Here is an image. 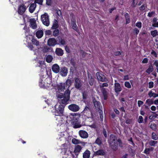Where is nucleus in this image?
I'll use <instances>...</instances> for the list:
<instances>
[{"label":"nucleus","mask_w":158,"mask_h":158,"mask_svg":"<svg viewBox=\"0 0 158 158\" xmlns=\"http://www.w3.org/2000/svg\"><path fill=\"white\" fill-rule=\"evenodd\" d=\"M70 92L68 89L64 93V97L63 99L59 100V103H57L55 106V111L54 114L58 116L60 118V116L63 114L64 110V106L61 104H66L70 98Z\"/></svg>","instance_id":"1"},{"label":"nucleus","mask_w":158,"mask_h":158,"mask_svg":"<svg viewBox=\"0 0 158 158\" xmlns=\"http://www.w3.org/2000/svg\"><path fill=\"white\" fill-rule=\"evenodd\" d=\"M42 71L43 72L41 74L40 79L39 81V85L40 87L48 89L51 87L52 84V83L51 79L48 77L46 71L44 69Z\"/></svg>","instance_id":"2"},{"label":"nucleus","mask_w":158,"mask_h":158,"mask_svg":"<svg viewBox=\"0 0 158 158\" xmlns=\"http://www.w3.org/2000/svg\"><path fill=\"white\" fill-rule=\"evenodd\" d=\"M109 142L111 147L114 150H115L117 149L118 143L119 145L121 146V140L119 139L117 140L116 137L113 134L111 135H110Z\"/></svg>","instance_id":"3"},{"label":"nucleus","mask_w":158,"mask_h":158,"mask_svg":"<svg viewBox=\"0 0 158 158\" xmlns=\"http://www.w3.org/2000/svg\"><path fill=\"white\" fill-rule=\"evenodd\" d=\"M71 139L72 136L66 131L60 133L57 138V139L59 141H67L68 142L70 141Z\"/></svg>","instance_id":"4"},{"label":"nucleus","mask_w":158,"mask_h":158,"mask_svg":"<svg viewBox=\"0 0 158 158\" xmlns=\"http://www.w3.org/2000/svg\"><path fill=\"white\" fill-rule=\"evenodd\" d=\"M27 41L28 43V47L31 50H34L33 47L31 44L30 43V41H31L35 45L38 46L39 45V42L37 40L32 39L33 37L32 35H29L26 36Z\"/></svg>","instance_id":"5"},{"label":"nucleus","mask_w":158,"mask_h":158,"mask_svg":"<svg viewBox=\"0 0 158 158\" xmlns=\"http://www.w3.org/2000/svg\"><path fill=\"white\" fill-rule=\"evenodd\" d=\"M75 115H71L70 116L71 118L72 119L73 127L74 128H78L81 127V125L78 122V117L80 116V114L76 115L77 114H74Z\"/></svg>","instance_id":"6"},{"label":"nucleus","mask_w":158,"mask_h":158,"mask_svg":"<svg viewBox=\"0 0 158 158\" xmlns=\"http://www.w3.org/2000/svg\"><path fill=\"white\" fill-rule=\"evenodd\" d=\"M41 19L43 23L45 25L48 26L50 24L49 16L46 13H45L41 16Z\"/></svg>","instance_id":"7"},{"label":"nucleus","mask_w":158,"mask_h":158,"mask_svg":"<svg viewBox=\"0 0 158 158\" xmlns=\"http://www.w3.org/2000/svg\"><path fill=\"white\" fill-rule=\"evenodd\" d=\"M65 84L64 83H59L55 86V89L59 92H63L65 89Z\"/></svg>","instance_id":"8"},{"label":"nucleus","mask_w":158,"mask_h":158,"mask_svg":"<svg viewBox=\"0 0 158 158\" xmlns=\"http://www.w3.org/2000/svg\"><path fill=\"white\" fill-rule=\"evenodd\" d=\"M68 108L70 110L74 112L78 111L80 109L78 106L74 104H72L69 105Z\"/></svg>","instance_id":"9"},{"label":"nucleus","mask_w":158,"mask_h":158,"mask_svg":"<svg viewBox=\"0 0 158 158\" xmlns=\"http://www.w3.org/2000/svg\"><path fill=\"white\" fill-rule=\"evenodd\" d=\"M82 84V81L78 78H76L75 79L74 86L77 89H80Z\"/></svg>","instance_id":"10"},{"label":"nucleus","mask_w":158,"mask_h":158,"mask_svg":"<svg viewBox=\"0 0 158 158\" xmlns=\"http://www.w3.org/2000/svg\"><path fill=\"white\" fill-rule=\"evenodd\" d=\"M26 8L23 5H21L19 7L18 12L20 15H22L25 11Z\"/></svg>","instance_id":"11"},{"label":"nucleus","mask_w":158,"mask_h":158,"mask_svg":"<svg viewBox=\"0 0 158 158\" xmlns=\"http://www.w3.org/2000/svg\"><path fill=\"white\" fill-rule=\"evenodd\" d=\"M96 75L97 78L99 81L102 82L105 81H106V79L102 74L99 73H96Z\"/></svg>","instance_id":"12"},{"label":"nucleus","mask_w":158,"mask_h":158,"mask_svg":"<svg viewBox=\"0 0 158 158\" xmlns=\"http://www.w3.org/2000/svg\"><path fill=\"white\" fill-rule=\"evenodd\" d=\"M48 45L54 46L57 44L56 41L54 38H50L48 40Z\"/></svg>","instance_id":"13"},{"label":"nucleus","mask_w":158,"mask_h":158,"mask_svg":"<svg viewBox=\"0 0 158 158\" xmlns=\"http://www.w3.org/2000/svg\"><path fill=\"white\" fill-rule=\"evenodd\" d=\"M79 134L81 137L83 138H87L88 136V133L85 131L81 130L79 131Z\"/></svg>","instance_id":"14"},{"label":"nucleus","mask_w":158,"mask_h":158,"mask_svg":"<svg viewBox=\"0 0 158 158\" xmlns=\"http://www.w3.org/2000/svg\"><path fill=\"white\" fill-rule=\"evenodd\" d=\"M36 61L40 65L39 66L40 67H44V59L41 57H40L39 58H38V57H37Z\"/></svg>","instance_id":"15"},{"label":"nucleus","mask_w":158,"mask_h":158,"mask_svg":"<svg viewBox=\"0 0 158 158\" xmlns=\"http://www.w3.org/2000/svg\"><path fill=\"white\" fill-rule=\"evenodd\" d=\"M68 73V70L65 67H62L60 70V73L63 76H66Z\"/></svg>","instance_id":"16"},{"label":"nucleus","mask_w":158,"mask_h":158,"mask_svg":"<svg viewBox=\"0 0 158 158\" xmlns=\"http://www.w3.org/2000/svg\"><path fill=\"white\" fill-rule=\"evenodd\" d=\"M36 6V4L34 2L31 4L29 8V10L31 13H32L35 10Z\"/></svg>","instance_id":"17"},{"label":"nucleus","mask_w":158,"mask_h":158,"mask_svg":"<svg viewBox=\"0 0 158 158\" xmlns=\"http://www.w3.org/2000/svg\"><path fill=\"white\" fill-rule=\"evenodd\" d=\"M72 142L73 144H81L83 146H84L85 145V143L81 142L80 140L76 138L73 139L72 140Z\"/></svg>","instance_id":"18"},{"label":"nucleus","mask_w":158,"mask_h":158,"mask_svg":"<svg viewBox=\"0 0 158 158\" xmlns=\"http://www.w3.org/2000/svg\"><path fill=\"white\" fill-rule=\"evenodd\" d=\"M114 89L115 92L118 93L121 90V88L120 84L118 83H114Z\"/></svg>","instance_id":"19"},{"label":"nucleus","mask_w":158,"mask_h":158,"mask_svg":"<svg viewBox=\"0 0 158 158\" xmlns=\"http://www.w3.org/2000/svg\"><path fill=\"white\" fill-rule=\"evenodd\" d=\"M52 69L53 72L56 73H57L60 71V67L57 64H54L52 68Z\"/></svg>","instance_id":"20"},{"label":"nucleus","mask_w":158,"mask_h":158,"mask_svg":"<svg viewBox=\"0 0 158 158\" xmlns=\"http://www.w3.org/2000/svg\"><path fill=\"white\" fill-rule=\"evenodd\" d=\"M30 23L31 27L33 29L37 28V25L34 19H32L30 20Z\"/></svg>","instance_id":"21"},{"label":"nucleus","mask_w":158,"mask_h":158,"mask_svg":"<svg viewBox=\"0 0 158 158\" xmlns=\"http://www.w3.org/2000/svg\"><path fill=\"white\" fill-rule=\"evenodd\" d=\"M55 53L58 56H62L64 54L63 51L60 48H57L56 49Z\"/></svg>","instance_id":"22"},{"label":"nucleus","mask_w":158,"mask_h":158,"mask_svg":"<svg viewBox=\"0 0 158 158\" xmlns=\"http://www.w3.org/2000/svg\"><path fill=\"white\" fill-rule=\"evenodd\" d=\"M69 146V142L63 144L61 147L62 150H64V151H66L68 148Z\"/></svg>","instance_id":"23"},{"label":"nucleus","mask_w":158,"mask_h":158,"mask_svg":"<svg viewBox=\"0 0 158 158\" xmlns=\"http://www.w3.org/2000/svg\"><path fill=\"white\" fill-rule=\"evenodd\" d=\"M43 34V31L42 30H39L36 33V36L38 38H40L42 37Z\"/></svg>","instance_id":"24"},{"label":"nucleus","mask_w":158,"mask_h":158,"mask_svg":"<svg viewBox=\"0 0 158 158\" xmlns=\"http://www.w3.org/2000/svg\"><path fill=\"white\" fill-rule=\"evenodd\" d=\"M105 154V152L102 149L99 150L95 153V154L96 155L103 156Z\"/></svg>","instance_id":"25"},{"label":"nucleus","mask_w":158,"mask_h":158,"mask_svg":"<svg viewBox=\"0 0 158 158\" xmlns=\"http://www.w3.org/2000/svg\"><path fill=\"white\" fill-rule=\"evenodd\" d=\"M90 154V151L88 150H86L83 154V158H89Z\"/></svg>","instance_id":"26"},{"label":"nucleus","mask_w":158,"mask_h":158,"mask_svg":"<svg viewBox=\"0 0 158 158\" xmlns=\"http://www.w3.org/2000/svg\"><path fill=\"white\" fill-rule=\"evenodd\" d=\"M72 24V25L73 28L75 31L78 30V28L75 23V20L73 19L71 20Z\"/></svg>","instance_id":"27"},{"label":"nucleus","mask_w":158,"mask_h":158,"mask_svg":"<svg viewBox=\"0 0 158 158\" xmlns=\"http://www.w3.org/2000/svg\"><path fill=\"white\" fill-rule=\"evenodd\" d=\"M81 149V147L79 145H77L75 146L74 152L76 153H78L80 152Z\"/></svg>","instance_id":"28"},{"label":"nucleus","mask_w":158,"mask_h":158,"mask_svg":"<svg viewBox=\"0 0 158 158\" xmlns=\"http://www.w3.org/2000/svg\"><path fill=\"white\" fill-rule=\"evenodd\" d=\"M58 41L60 44L64 45L66 44V42L64 39H62L60 37H58Z\"/></svg>","instance_id":"29"},{"label":"nucleus","mask_w":158,"mask_h":158,"mask_svg":"<svg viewBox=\"0 0 158 158\" xmlns=\"http://www.w3.org/2000/svg\"><path fill=\"white\" fill-rule=\"evenodd\" d=\"M94 103L96 108L100 109V106L101 105L100 103L98 101L94 100Z\"/></svg>","instance_id":"30"},{"label":"nucleus","mask_w":158,"mask_h":158,"mask_svg":"<svg viewBox=\"0 0 158 158\" xmlns=\"http://www.w3.org/2000/svg\"><path fill=\"white\" fill-rule=\"evenodd\" d=\"M57 23V21L56 19L54 20L52 27L53 29H55L58 27Z\"/></svg>","instance_id":"31"},{"label":"nucleus","mask_w":158,"mask_h":158,"mask_svg":"<svg viewBox=\"0 0 158 158\" xmlns=\"http://www.w3.org/2000/svg\"><path fill=\"white\" fill-rule=\"evenodd\" d=\"M58 120V124L59 125L62 124L63 123H64L65 121L62 118H61L60 116V118H59L58 116L57 118V119Z\"/></svg>","instance_id":"32"},{"label":"nucleus","mask_w":158,"mask_h":158,"mask_svg":"<svg viewBox=\"0 0 158 158\" xmlns=\"http://www.w3.org/2000/svg\"><path fill=\"white\" fill-rule=\"evenodd\" d=\"M72 84V81L71 79H68L66 81V87L69 88Z\"/></svg>","instance_id":"33"},{"label":"nucleus","mask_w":158,"mask_h":158,"mask_svg":"<svg viewBox=\"0 0 158 158\" xmlns=\"http://www.w3.org/2000/svg\"><path fill=\"white\" fill-rule=\"evenodd\" d=\"M102 92L103 94V95L104 96V99L106 100L107 98V91L105 89V88L103 89L102 90Z\"/></svg>","instance_id":"34"},{"label":"nucleus","mask_w":158,"mask_h":158,"mask_svg":"<svg viewBox=\"0 0 158 158\" xmlns=\"http://www.w3.org/2000/svg\"><path fill=\"white\" fill-rule=\"evenodd\" d=\"M53 59L52 57V56L49 55L46 57V61L48 63H50Z\"/></svg>","instance_id":"35"},{"label":"nucleus","mask_w":158,"mask_h":158,"mask_svg":"<svg viewBox=\"0 0 158 158\" xmlns=\"http://www.w3.org/2000/svg\"><path fill=\"white\" fill-rule=\"evenodd\" d=\"M148 95L150 97H153L154 98L158 97V94H156L155 93H152V92H150L148 94Z\"/></svg>","instance_id":"36"},{"label":"nucleus","mask_w":158,"mask_h":158,"mask_svg":"<svg viewBox=\"0 0 158 158\" xmlns=\"http://www.w3.org/2000/svg\"><path fill=\"white\" fill-rule=\"evenodd\" d=\"M152 35L153 37H155L158 35V32L156 30L152 31L151 32Z\"/></svg>","instance_id":"37"},{"label":"nucleus","mask_w":158,"mask_h":158,"mask_svg":"<svg viewBox=\"0 0 158 158\" xmlns=\"http://www.w3.org/2000/svg\"><path fill=\"white\" fill-rule=\"evenodd\" d=\"M153 71V68L152 66H150L146 70V72L148 74L151 73Z\"/></svg>","instance_id":"38"},{"label":"nucleus","mask_w":158,"mask_h":158,"mask_svg":"<svg viewBox=\"0 0 158 158\" xmlns=\"http://www.w3.org/2000/svg\"><path fill=\"white\" fill-rule=\"evenodd\" d=\"M95 143L99 145L102 144L101 139L100 138H98L95 141Z\"/></svg>","instance_id":"39"},{"label":"nucleus","mask_w":158,"mask_h":158,"mask_svg":"<svg viewBox=\"0 0 158 158\" xmlns=\"http://www.w3.org/2000/svg\"><path fill=\"white\" fill-rule=\"evenodd\" d=\"M157 143V141H155L153 140H151L149 141V144L151 146H154Z\"/></svg>","instance_id":"40"},{"label":"nucleus","mask_w":158,"mask_h":158,"mask_svg":"<svg viewBox=\"0 0 158 158\" xmlns=\"http://www.w3.org/2000/svg\"><path fill=\"white\" fill-rule=\"evenodd\" d=\"M125 16L126 20V23L127 24L129 23L130 22V20L128 14L126 13L125 15Z\"/></svg>","instance_id":"41"},{"label":"nucleus","mask_w":158,"mask_h":158,"mask_svg":"<svg viewBox=\"0 0 158 158\" xmlns=\"http://www.w3.org/2000/svg\"><path fill=\"white\" fill-rule=\"evenodd\" d=\"M83 101L84 102H85V99H86L87 96V93L86 92H84L82 93Z\"/></svg>","instance_id":"42"},{"label":"nucleus","mask_w":158,"mask_h":158,"mask_svg":"<svg viewBox=\"0 0 158 158\" xmlns=\"http://www.w3.org/2000/svg\"><path fill=\"white\" fill-rule=\"evenodd\" d=\"M146 102L149 105L152 104L153 103V101L150 99H147L146 101Z\"/></svg>","instance_id":"43"},{"label":"nucleus","mask_w":158,"mask_h":158,"mask_svg":"<svg viewBox=\"0 0 158 158\" xmlns=\"http://www.w3.org/2000/svg\"><path fill=\"white\" fill-rule=\"evenodd\" d=\"M125 86L126 87L128 88H131V86L130 83L128 81H126L124 84Z\"/></svg>","instance_id":"44"},{"label":"nucleus","mask_w":158,"mask_h":158,"mask_svg":"<svg viewBox=\"0 0 158 158\" xmlns=\"http://www.w3.org/2000/svg\"><path fill=\"white\" fill-rule=\"evenodd\" d=\"M152 138L155 140H157L158 139L157 135L154 132H153L152 134Z\"/></svg>","instance_id":"45"},{"label":"nucleus","mask_w":158,"mask_h":158,"mask_svg":"<svg viewBox=\"0 0 158 158\" xmlns=\"http://www.w3.org/2000/svg\"><path fill=\"white\" fill-rule=\"evenodd\" d=\"M59 34V31L58 30H55L53 32V35L55 36H56L58 35Z\"/></svg>","instance_id":"46"},{"label":"nucleus","mask_w":158,"mask_h":158,"mask_svg":"<svg viewBox=\"0 0 158 158\" xmlns=\"http://www.w3.org/2000/svg\"><path fill=\"white\" fill-rule=\"evenodd\" d=\"M57 97L58 98L61 99L63 97H64V95H63V94L61 93H60L59 94H58L57 95Z\"/></svg>","instance_id":"47"},{"label":"nucleus","mask_w":158,"mask_h":158,"mask_svg":"<svg viewBox=\"0 0 158 158\" xmlns=\"http://www.w3.org/2000/svg\"><path fill=\"white\" fill-rule=\"evenodd\" d=\"M89 111V108L87 106H86L83 110V112L84 113H87Z\"/></svg>","instance_id":"48"},{"label":"nucleus","mask_w":158,"mask_h":158,"mask_svg":"<svg viewBox=\"0 0 158 158\" xmlns=\"http://www.w3.org/2000/svg\"><path fill=\"white\" fill-rule=\"evenodd\" d=\"M23 19L25 23L28 22L29 20L28 17L26 15H24Z\"/></svg>","instance_id":"49"},{"label":"nucleus","mask_w":158,"mask_h":158,"mask_svg":"<svg viewBox=\"0 0 158 158\" xmlns=\"http://www.w3.org/2000/svg\"><path fill=\"white\" fill-rule=\"evenodd\" d=\"M43 2V0H36L34 2L37 3L40 5H42Z\"/></svg>","instance_id":"50"},{"label":"nucleus","mask_w":158,"mask_h":158,"mask_svg":"<svg viewBox=\"0 0 158 158\" xmlns=\"http://www.w3.org/2000/svg\"><path fill=\"white\" fill-rule=\"evenodd\" d=\"M135 25L137 27L139 28H141L142 27V23L141 22L137 23Z\"/></svg>","instance_id":"51"},{"label":"nucleus","mask_w":158,"mask_h":158,"mask_svg":"<svg viewBox=\"0 0 158 158\" xmlns=\"http://www.w3.org/2000/svg\"><path fill=\"white\" fill-rule=\"evenodd\" d=\"M154 64L156 66L157 72L158 73V61L155 60L154 63Z\"/></svg>","instance_id":"52"},{"label":"nucleus","mask_w":158,"mask_h":158,"mask_svg":"<svg viewBox=\"0 0 158 158\" xmlns=\"http://www.w3.org/2000/svg\"><path fill=\"white\" fill-rule=\"evenodd\" d=\"M150 150V148H146L144 151V153L147 154H149Z\"/></svg>","instance_id":"53"},{"label":"nucleus","mask_w":158,"mask_h":158,"mask_svg":"<svg viewBox=\"0 0 158 158\" xmlns=\"http://www.w3.org/2000/svg\"><path fill=\"white\" fill-rule=\"evenodd\" d=\"M143 121V118L142 116H140L139 117L138 122L139 123H141Z\"/></svg>","instance_id":"54"},{"label":"nucleus","mask_w":158,"mask_h":158,"mask_svg":"<svg viewBox=\"0 0 158 158\" xmlns=\"http://www.w3.org/2000/svg\"><path fill=\"white\" fill-rule=\"evenodd\" d=\"M154 86V83L152 81H150L149 83V88H152Z\"/></svg>","instance_id":"55"},{"label":"nucleus","mask_w":158,"mask_h":158,"mask_svg":"<svg viewBox=\"0 0 158 158\" xmlns=\"http://www.w3.org/2000/svg\"><path fill=\"white\" fill-rule=\"evenodd\" d=\"M152 26L155 27H158V22H156L152 23Z\"/></svg>","instance_id":"56"},{"label":"nucleus","mask_w":158,"mask_h":158,"mask_svg":"<svg viewBox=\"0 0 158 158\" xmlns=\"http://www.w3.org/2000/svg\"><path fill=\"white\" fill-rule=\"evenodd\" d=\"M108 85L107 83H103L102 85H100V86L101 87H107L108 86Z\"/></svg>","instance_id":"57"},{"label":"nucleus","mask_w":158,"mask_h":158,"mask_svg":"<svg viewBox=\"0 0 158 158\" xmlns=\"http://www.w3.org/2000/svg\"><path fill=\"white\" fill-rule=\"evenodd\" d=\"M155 13V12L152 11L148 13V16L149 17H151Z\"/></svg>","instance_id":"58"},{"label":"nucleus","mask_w":158,"mask_h":158,"mask_svg":"<svg viewBox=\"0 0 158 158\" xmlns=\"http://www.w3.org/2000/svg\"><path fill=\"white\" fill-rule=\"evenodd\" d=\"M143 102L142 101L139 100L138 101V104L139 107H140L141 105L143 104Z\"/></svg>","instance_id":"59"},{"label":"nucleus","mask_w":158,"mask_h":158,"mask_svg":"<svg viewBox=\"0 0 158 158\" xmlns=\"http://www.w3.org/2000/svg\"><path fill=\"white\" fill-rule=\"evenodd\" d=\"M45 34L46 35H50L52 34V32L50 30H47L45 31Z\"/></svg>","instance_id":"60"},{"label":"nucleus","mask_w":158,"mask_h":158,"mask_svg":"<svg viewBox=\"0 0 158 158\" xmlns=\"http://www.w3.org/2000/svg\"><path fill=\"white\" fill-rule=\"evenodd\" d=\"M151 54L154 55L155 57H157V54L155 52V51L154 50H152Z\"/></svg>","instance_id":"61"},{"label":"nucleus","mask_w":158,"mask_h":158,"mask_svg":"<svg viewBox=\"0 0 158 158\" xmlns=\"http://www.w3.org/2000/svg\"><path fill=\"white\" fill-rule=\"evenodd\" d=\"M148 62V59L147 58H144L142 61V63H146Z\"/></svg>","instance_id":"62"},{"label":"nucleus","mask_w":158,"mask_h":158,"mask_svg":"<svg viewBox=\"0 0 158 158\" xmlns=\"http://www.w3.org/2000/svg\"><path fill=\"white\" fill-rule=\"evenodd\" d=\"M134 31L136 35L138 34L139 32V30L136 28H135Z\"/></svg>","instance_id":"63"},{"label":"nucleus","mask_w":158,"mask_h":158,"mask_svg":"<svg viewBox=\"0 0 158 158\" xmlns=\"http://www.w3.org/2000/svg\"><path fill=\"white\" fill-rule=\"evenodd\" d=\"M129 79V76L128 75H126L124 77L123 80H128Z\"/></svg>","instance_id":"64"}]
</instances>
